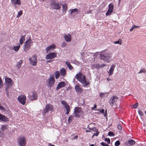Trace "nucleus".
<instances>
[{
  "instance_id": "obj_1",
  "label": "nucleus",
  "mask_w": 146,
  "mask_h": 146,
  "mask_svg": "<svg viewBox=\"0 0 146 146\" xmlns=\"http://www.w3.org/2000/svg\"><path fill=\"white\" fill-rule=\"evenodd\" d=\"M76 77L77 80L82 84L83 86L85 87L89 84V82L86 81L85 76L82 73L79 72L76 74Z\"/></svg>"
},
{
  "instance_id": "obj_2",
  "label": "nucleus",
  "mask_w": 146,
  "mask_h": 146,
  "mask_svg": "<svg viewBox=\"0 0 146 146\" xmlns=\"http://www.w3.org/2000/svg\"><path fill=\"white\" fill-rule=\"evenodd\" d=\"M101 59L105 61L108 62L111 57L110 52L108 51H104L101 53L100 54Z\"/></svg>"
},
{
  "instance_id": "obj_3",
  "label": "nucleus",
  "mask_w": 146,
  "mask_h": 146,
  "mask_svg": "<svg viewBox=\"0 0 146 146\" xmlns=\"http://www.w3.org/2000/svg\"><path fill=\"white\" fill-rule=\"evenodd\" d=\"M47 86L50 89L53 87L55 82V80L53 76L51 75L47 80Z\"/></svg>"
},
{
  "instance_id": "obj_4",
  "label": "nucleus",
  "mask_w": 146,
  "mask_h": 146,
  "mask_svg": "<svg viewBox=\"0 0 146 146\" xmlns=\"http://www.w3.org/2000/svg\"><path fill=\"white\" fill-rule=\"evenodd\" d=\"M54 107L50 104H47L45 106V108L42 110V113L45 114L48 112L50 111L51 113L53 111Z\"/></svg>"
},
{
  "instance_id": "obj_5",
  "label": "nucleus",
  "mask_w": 146,
  "mask_h": 146,
  "mask_svg": "<svg viewBox=\"0 0 146 146\" xmlns=\"http://www.w3.org/2000/svg\"><path fill=\"white\" fill-rule=\"evenodd\" d=\"M33 42L30 38L25 42L24 45V50L25 52L28 50L32 45Z\"/></svg>"
},
{
  "instance_id": "obj_6",
  "label": "nucleus",
  "mask_w": 146,
  "mask_h": 146,
  "mask_svg": "<svg viewBox=\"0 0 146 146\" xmlns=\"http://www.w3.org/2000/svg\"><path fill=\"white\" fill-rule=\"evenodd\" d=\"M5 84L6 86V90L7 92V95L8 96V94L7 93V90L8 89L11 87L12 84L13 83V82L12 80L10 78H5Z\"/></svg>"
},
{
  "instance_id": "obj_7",
  "label": "nucleus",
  "mask_w": 146,
  "mask_h": 146,
  "mask_svg": "<svg viewBox=\"0 0 146 146\" xmlns=\"http://www.w3.org/2000/svg\"><path fill=\"white\" fill-rule=\"evenodd\" d=\"M17 143L20 146H25L26 144V139L23 136L19 137L17 139Z\"/></svg>"
},
{
  "instance_id": "obj_8",
  "label": "nucleus",
  "mask_w": 146,
  "mask_h": 146,
  "mask_svg": "<svg viewBox=\"0 0 146 146\" xmlns=\"http://www.w3.org/2000/svg\"><path fill=\"white\" fill-rule=\"evenodd\" d=\"M50 5L53 9L56 10L60 9L61 7L55 1H50Z\"/></svg>"
},
{
  "instance_id": "obj_9",
  "label": "nucleus",
  "mask_w": 146,
  "mask_h": 146,
  "mask_svg": "<svg viewBox=\"0 0 146 146\" xmlns=\"http://www.w3.org/2000/svg\"><path fill=\"white\" fill-rule=\"evenodd\" d=\"M28 98L31 100H35L37 98L38 95L35 92L33 91L31 94H29Z\"/></svg>"
},
{
  "instance_id": "obj_10",
  "label": "nucleus",
  "mask_w": 146,
  "mask_h": 146,
  "mask_svg": "<svg viewBox=\"0 0 146 146\" xmlns=\"http://www.w3.org/2000/svg\"><path fill=\"white\" fill-rule=\"evenodd\" d=\"M82 111L80 108L76 107L74 109V116L76 117H80V114H82Z\"/></svg>"
},
{
  "instance_id": "obj_11",
  "label": "nucleus",
  "mask_w": 146,
  "mask_h": 146,
  "mask_svg": "<svg viewBox=\"0 0 146 146\" xmlns=\"http://www.w3.org/2000/svg\"><path fill=\"white\" fill-rule=\"evenodd\" d=\"M29 60L30 61L31 64L33 66L36 65L37 61V58L35 55H34L32 57L30 58Z\"/></svg>"
},
{
  "instance_id": "obj_12",
  "label": "nucleus",
  "mask_w": 146,
  "mask_h": 146,
  "mask_svg": "<svg viewBox=\"0 0 146 146\" xmlns=\"http://www.w3.org/2000/svg\"><path fill=\"white\" fill-rule=\"evenodd\" d=\"M26 97L24 95H20L18 98V100L21 104L24 105L26 103Z\"/></svg>"
},
{
  "instance_id": "obj_13",
  "label": "nucleus",
  "mask_w": 146,
  "mask_h": 146,
  "mask_svg": "<svg viewBox=\"0 0 146 146\" xmlns=\"http://www.w3.org/2000/svg\"><path fill=\"white\" fill-rule=\"evenodd\" d=\"M57 54L55 52H51L47 54L46 57V58L47 59H52L56 57Z\"/></svg>"
},
{
  "instance_id": "obj_14",
  "label": "nucleus",
  "mask_w": 146,
  "mask_h": 146,
  "mask_svg": "<svg viewBox=\"0 0 146 146\" xmlns=\"http://www.w3.org/2000/svg\"><path fill=\"white\" fill-rule=\"evenodd\" d=\"M118 100L117 97L116 96H112L110 100V102L111 105L113 106V104L117 101Z\"/></svg>"
},
{
  "instance_id": "obj_15",
  "label": "nucleus",
  "mask_w": 146,
  "mask_h": 146,
  "mask_svg": "<svg viewBox=\"0 0 146 146\" xmlns=\"http://www.w3.org/2000/svg\"><path fill=\"white\" fill-rule=\"evenodd\" d=\"M135 143V142L134 140L131 139H129L124 143V145L125 146H131L134 144Z\"/></svg>"
},
{
  "instance_id": "obj_16",
  "label": "nucleus",
  "mask_w": 146,
  "mask_h": 146,
  "mask_svg": "<svg viewBox=\"0 0 146 146\" xmlns=\"http://www.w3.org/2000/svg\"><path fill=\"white\" fill-rule=\"evenodd\" d=\"M70 11V14L73 15H75L78 14L79 12V11L78 10V9L76 8H75L72 9H70L69 10V12Z\"/></svg>"
},
{
  "instance_id": "obj_17",
  "label": "nucleus",
  "mask_w": 146,
  "mask_h": 146,
  "mask_svg": "<svg viewBox=\"0 0 146 146\" xmlns=\"http://www.w3.org/2000/svg\"><path fill=\"white\" fill-rule=\"evenodd\" d=\"M55 47L56 46L54 44L48 46L46 49V53H47L48 51H50L51 50H53L55 48Z\"/></svg>"
},
{
  "instance_id": "obj_18",
  "label": "nucleus",
  "mask_w": 146,
  "mask_h": 146,
  "mask_svg": "<svg viewBox=\"0 0 146 146\" xmlns=\"http://www.w3.org/2000/svg\"><path fill=\"white\" fill-rule=\"evenodd\" d=\"M65 83L64 82H59L57 86L56 90H58L60 88L64 87L65 86Z\"/></svg>"
},
{
  "instance_id": "obj_19",
  "label": "nucleus",
  "mask_w": 146,
  "mask_h": 146,
  "mask_svg": "<svg viewBox=\"0 0 146 146\" xmlns=\"http://www.w3.org/2000/svg\"><path fill=\"white\" fill-rule=\"evenodd\" d=\"M0 121L4 122H7L8 121V119L5 115L0 113Z\"/></svg>"
},
{
  "instance_id": "obj_20",
  "label": "nucleus",
  "mask_w": 146,
  "mask_h": 146,
  "mask_svg": "<svg viewBox=\"0 0 146 146\" xmlns=\"http://www.w3.org/2000/svg\"><path fill=\"white\" fill-rule=\"evenodd\" d=\"M60 74L63 77H65L66 74V71L65 68H62L60 70Z\"/></svg>"
},
{
  "instance_id": "obj_21",
  "label": "nucleus",
  "mask_w": 146,
  "mask_h": 146,
  "mask_svg": "<svg viewBox=\"0 0 146 146\" xmlns=\"http://www.w3.org/2000/svg\"><path fill=\"white\" fill-rule=\"evenodd\" d=\"M115 67V65L113 64L112 65L111 67L108 72L109 76L113 74Z\"/></svg>"
},
{
  "instance_id": "obj_22",
  "label": "nucleus",
  "mask_w": 146,
  "mask_h": 146,
  "mask_svg": "<svg viewBox=\"0 0 146 146\" xmlns=\"http://www.w3.org/2000/svg\"><path fill=\"white\" fill-rule=\"evenodd\" d=\"M64 38L66 41L67 42H70L71 40V36L69 34L67 35H65L64 36Z\"/></svg>"
},
{
  "instance_id": "obj_23",
  "label": "nucleus",
  "mask_w": 146,
  "mask_h": 146,
  "mask_svg": "<svg viewBox=\"0 0 146 146\" xmlns=\"http://www.w3.org/2000/svg\"><path fill=\"white\" fill-rule=\"evenodd\" d=\"M75 88L76 91L77 93H80L82 92V89L78 85H76L75 86Z\"/></svg>"
},
{
  "instance_id": "obj_24",
  "label": "nucleus",
  "mask_w": 146,
  "mask_h": 146,
  "mask_svg": "<svg viewBox=\"0 0 146 146\" xmlns=\"http://www.w3.org/2000/svg\"><path fill=\"white\" fill-rule=\"evenodd\" d=\"M62 7L63 8L62 12L63 13L65 14L67 10V5L66 4H64L62 5Z\"/></svg>"
},
{
  "instance_id": "obj_25",
  "label": "nucleus",
  "mask_w": 146,
  "mask_h": 146,
  "mask_svg": "<svg viewBox=\"0 0 146 146\" xmlns=\"http://www.w3.org/2000/svg\"><path fill=\"white\" fill-rule=\"evenodd\" d=\"M11 3L14 6H15L16 4H18L19 5L21 4V2L20 0H15Z\"/></svg>"
},
{
  "instance_id": "obj_26",
  "label": "nucleus",
  "mask_w": 146,
  "mask_h": 146,
  "mask_svg": "<svg viewBox=\"0 0 146 146\" xmlns=\"http://www.w3.org/2000/svg\"><path fill=\"white\" fill-rule=\"evenodd\" d=\"M20 47V44L18 43L17 46H13V49L15 51L17 52L19 50Z\"/></svg>"
},
{
  "instance_id": "obj_27",
  "label": "nucleus",
  "mask_w": 146,
  "mask_h": 146,
  "mask_svg": "<svg viewBox=\"0 0 146 146\" xmlns=\"http://www.w3.org/2000/svg\"><path fill=\"white\" fill-rule=\"evenodd\" d=\"M66 64L67 65L69 70H71L73 69V67L70 64L69 62L66 61Z\"/></svg>"
},
{
  "instance_id": "obj_28",
  "label": "nucleus",
  "mask_w": 146,
  "mask_h": 146,
  "mask_svg": "<svg viewBox=\"0 0 146 146\" xmlns=\"http://www.w3.org/2000/svg\"><path fill=\"white\" fill-rule=\"evenodd\" d=\"M54 76L56 79H58L60 75V72L58 71H56L54 73Z\"/></svg>"
},
{
  "instance_id": "obj_29",
  "label": "nucleus",
  "mask_w": 146,
  "mask_h": 146,
  "mask_svg": "<svg viewBox=\"0 0 146 146\" xmlns=\"http://www.w3.org/2000/svg\"><path fill=\"white\" fill-rule=\"evenodd\" d=\"M25 35H22L21 37V38L20 40V44H22L23 42L25 40Z\"/></svg>"
},
{
  "instance_id": "obj_30",
  "label": "nucleus",
  "mask_w": 146,
  "mask_h": 146,
  "mask_svg": "<svg viewBox=\"0 0 146 146\" xmlns=\"http://www.w3.org/2000/svg\"><path fill=\"white\" fill-rule=\"evenodd\" d=\"M64 107L65 108L66 110V114H68L69 113L70 111V107L68 105Z\"/></svg>"
},
{
  "instance_id": "obj_31",
  "label": "nucleus",
  "mask_w": 146,
  "mask_h": 146,
  "mask_svg": "<svg viewBox=\"0 0 146 146\" xmlns=\"http://www.w3.org/2000/svg\"><path fill=\"white\" fill-rule=\"evenodd\" d=\"M109 9H108L113 11V5L112 3L108 5Z\"/></svg>"
},
{
  "instance_id": "obj_32",
  "label": "nucleus",
  "mask_w": 146,
  "mask_h": 146,
  "mask_svg": "<svg viewBox=\"0 0 146 146\" xmlns=\"http://www.w3.org/2000/svg\"><path fill=\"white\" fill-rule=\"evenodd\" d=\"M113 12V11L108 9L107 12L106 13V16H108L111 15Z\"/></svg>"
},
{
  "instance_id": "obj_33",
  "label": "nucleus",
  "mask_w": 146,
  "mask_h": 146,
  "mask_svg": "<svg viewBox=\"0 0 146 146\" xmlns=\"http://www.w3.org/2000/svg\"><path fill=\"white\" fill-rule=\"evenodd\" d=\"M61 103L64 105V107L66 106H67L68 104L64 100H62L61 101Z\"/></svg>"
},
{
  "instance_id": "obj_34",
  "label": "nucleus",
  "mask_w": 146,
  "mask_h": 146,
  "mask_svg": "<svg viewBox=\"0 0 146 146\" xmlns=\"http://www.w3.org/2000/svg\"><path fill=\"white\" fill-rule=\"evenodd\" d=\"M22 10H21L19 11L18 13V15L17 16V17L19 18V17L22 14Z\"/></svg>"
},
{
  "instance_id": "obj_35",
  "label": "nucleus",
  "mask_w": 146,
  "mask_h": 146,
  "mask_svg": "<svg viewBox=\"0 0 146 146\" xmlns=\"http://www.w3.org/2000/svg\"><path fill=\"white\" fill-rule=\"evenodd\" d=\"M22 60H20L17 63V66H18V68H20L21 66V65L22 64Z\"/></svg>"
},
{
  "instance_id": "obj_36",
  "label": "nucleus",
  "mask_w": 146,
  "mask_h": 146,
  "mask_svg": "<svg viewBox=\"0 0 146 146\" xmlns=\"http://www.w3.org/2000/svg\"><path fill=\"white\" fill-rule=\"evenodd\" d=\"M74 116V115H70L68 119V121L69 122H70V121H71L73 119V117Z\"/></svg>"
},
{
  "instance_id": "obj_37",
  "label": "nucleus",
  "mask_w": 146,
  "mask_h": 146,
  "mask_svg": "<svg viewBox=\"0 0 146 146\" xmlns=\"http://www.w3.org/2000/svg\"><path fill=\"white\" fill-rule=\"evenodd\" d=\"M146 70L145 69H141L140 71L138 73V74H140L142 73H145Z\"/></svg>"
},
{
  "instance_id": "obj_38",
  "label": "nucleus",
  "mask_w": 146,
  "mask_h": 146,
  "mask_svg": "<svg viewBox=\"0 0 146 146\" xmlns=\"http://www.w3.org/2000/svg\"><path fill=\"white\" fill-rule=\"evenodd\" d=\"M108 135L109 136H114L115 135L111 131H110L108 132Z\"/></svg>"
},
{
  "instance_id": "obj_39",
  "label": "nucleus",
  "mask_w": 146,
  "mask_h": 146,
  "mask_svg": "<svg viewBox=\"0 0 146 146\" xmlns=\"http://www.w3.org/2000/svg\"><path fill=\"white\" fill-rule=\"evenodd\" d=\"M114 44H119L120 45H121V40H118L116 41H115L114 42Z\"/></svg>"
},
{
  "instance_id": "obj_40",
  "label": "nucleus",
  "mask_w": 146,
  "mask_h": 146,
  "mask_svg": "<svg viewBox=\"0 0 146 146\" xmlns=\"http://www.w3.org/2000/svg\"><path fill=\"white\" fill-rule=\"evenodd\" d=\"M104 140L106 141H107L108 142V144H109L110 143V140L109 138H105L104 139Z\"/></svg>"
},
{
  "instance_id": "obj_41",
  "label": "nucleus",
  "mask_w": 146,
  "mask_h": 146,
  "mask_svg": "<svg viewBox=\"0 0 146 146\" xmlns=\"http://www.w3.org/2000/svg\"><path fill=\"white\" fill-rule=\"evenodd\" d=\"M120 144V142L119 141H117L115 143V145L116 146H118Z\"/></svg>"
},
{
  "instance_id": "obj_42",
  "label": "nucleus",
  "mask_w": 146,
  "mask_h": 146,
  "mask_svg": "<svg viewBox=\"0 0 146 146\" xmlns=\"http://www.w3.org/2000/svg\"><path fill=\"white\" fill-rule=\"evenodd\" d=\"M137 28V26L134 25H133L130 29V31H132L134 29L136 28Z\"/></svg>"
},
{
  "instance_id": "obj_43",
  "label": "nucleus",
  "mask_w": 146,
  "mask_h": 146,
  "mask_svg": "<svg viewBox=\"0 0 146 146\" xmlns=\"http://www.w3.org/2000/svg\"><path fill=\"white\" fill-rule=\"evenodd\" d=\"M6 126L5 125H2L1 127L2 130H4L6 129Z\"/></svg>"
},
{
  "instance_id": "obj_44",
  "label": "nucleus",
  "mask_w": 146,
  "mask_h": 146,
  "mask_svg": "<svg viewBox=\"0 0 146 146\" xmlns=\"http://www.w3.org/2000/svg\"><path fill=\"white\" fill-rule=\"evenodd\" d=\"M138 113L139 115H143V113L142 112V111L141 110H139L138 111Z\"/></svg>"
},
{
  "instance_id": "obj_45",
  "label": "nucleus",
  "mask_w": 146,
  "mask_h": 146,
  "mask_svg": "<svg viewBox=\"0 0 146 146\" xmlns=\"http://www.w3.org/2000/svg\"><path fill=\"white\" fill-rule=\"evenodd\" d=\"M66 45V43L65 42H63L61 45V46L62 47H65Z\"/></svg>"
},
{
  "instance_id": "obj_46",
  "label": "nucleus",
  "mask_w": 146,
  "mask_h": 146,
  "mask_svg": "<svg viewBox=\"0 0 146 146\" xmlns=\"http://www.w3.org/2000/svg\"><path fill=\"white\" fill-rule=\"evenodd\" d=\"M117 128H118V129H119V130H121V129H122V127H121V125L119 124H118V125H117Z\"/></svg>"
},
{
  "instance_id": "obj_47",
  "label": "nucleus",
  "mask_w": 146,
  "mask_h": 146,
  "mask_svg": "<svg viewBox=\"0 0 146 146\" xmlns=\"http://www.w3.org/2000/svg\"><path fill=\"white\" fill-rule=\"evenodd\" d=\"M137 107V103H136L135 104L133 105L132 108H136Z\"/></svg>"
},
{
  "instance_id": "obj_48",
  "label": "nucleus",
  "mask_w": 146,
  "mask_h": 146,
  "mask_svg": "<svg viewBox=\"0 0 146 146\" xmlns=\"http://www.w3.org/2000/svg\"><path fill=\"white\" fill-rule=\"evenodd\" d=\"M101 145L103 146H109V145L103 142L101 143Z\"/></svg>"
},
{
  "instance_id": "obj_49",
  "label": "nucleus",
  "mask_w": 146,
  "mask_h": 146,
  "mask_svg": "<svg viewBox=\"0 0 146 146\" xmlns=\"http://www.w3.org/2000/svg\"><path fill=\"white\" fill-rule=\"evenodd\" d=\"M3 86V83L1 78H0V88H1Z\"/></svg>"
},
{
  "instance_id": "obj_50",
  "label": "nucleus",
  "mask_w": 146,
  "mask_h": 146,
  "mask_svg": "<svg viewBox=\"0 0 146 146\" xmlns=\"http://www.w3.org/2000/svg\"><path fill=\"white\" fill-rule=\"evenodd\" d=\"M91 131H96L97 130V129L95 127H94L93 128H92L91 129Z\"/></svg>"
},
{
  "instance_id": "obj_51",
  "label": "nucleus",
  "mask_w": 146,
  "mask_h": 146,
  "mask_svg": "<svg viewBox=\"0 0 146 146\" xmlns=\"http://www.w3.org/2000/svg\"><path fill=\"white\" fill-rule=\"evenodd\" d=\"M97 107V106L96 104L94 105V107H92L91 108V110H94V109L96 108Z\"/></svg>"
},
{
  "instance_id": "obj_52",
  "label": "nucleus",
  "mask_w": 146,
  "mask_h": 146,
  "mask_svg": "<svg viewBox=\"0 0 146 146\" xmlns=\"http://www.w3.org/2000/svg\"><path fill=\"white\" fill-rule=\"evenodd\" d=\"M104 95V93H101L100 94V97H102Z\"/></svg>"
},
{
  "instance_id": "obj_53",
  "label": "nucleus",
  "mask_w": 146,
  "mask_h": 146,
  "mask_svg": "<svg viewBox=\"0 0 146 146\" xmlns=\"http://www.w3.org/2000/svg\"><path fill=\"white\" fill-rule=\"evenodd\" d=\"M51 60H47L46 61V63H50L51 62Z\"/></svg>"
},
{
  "instance_id": "obj_54",
  "label": "nucleus",
  "mask_w": 146,
  "mask_h": 146,
  "mask_svg": "<svg viewBox=\"0 0 146 146\" xmlns=\"http://www.w3.org/2000/svg\"><path fill=\"white\" fill-rule=\"evenodd\" d=\"M100 112L102 113H104V109H102L100 111Z\"/></svg>"
},
{
  "instance_id": "obj_55",
  "label": "nucleus",
  "mask_w": 146,
  "mask_h": 146,
  "mask_svg": "<svg viewBox=\"0 0 146 146\" xmlns=\"http://www.w3.org/2000/svg\"><path fill=\"white\" fill-rule=\"evenodd\" d=\"M48 145L49 146H55L54 145H52L51 143H49Z\"/></svg>"
},
{
  "instance_id": "obj_56",
  "label": "nucleus",
  "mask_w": 146,
  "mask_h": 146,
  "mask_svg": "<svg viewBox=\"0 0 146 146\" xmlns=\"http://www.w3.org/2000/svg\"><path fill=\"white\" fill-rule=\"evenodd\" d=\"M106 66V65L104 64H101V66L102 67H104Z\"/></svg>"
},
{
  "instance_id": "obj_57",
  "label": "nucleus",
  "mask_w": 146,
  "mask_h": 146,
  "mask_svg": "<svg viewBox=\"0 0 146 146\" xmlns=\"http://www.w3.org/2000/svg\"><path fill=\"white\" fill-rule=\"evenodd\" d=\"M91 11H87L86 13H87V14H89V13H91Z\"/></svg>"
},
{
  "instance_id": "obj_58",
  "label": "nucleus",
  "mask_w": 146,
  "mask_h": 146,
  "mask_svg": "<svg viewBox=\"0 0 146 146\" xmlns=\"http://www.w3.org/2000/svg\"><path fill=\"white\" fill-rule=\"evenodd\" d=\"M99 66V65L98 64H95V65H94V66L98 67Z\"/></svg>"
},
{
  "instance_id": "obj_59",
  "label": "nucleus",
  "mask_w": 146,
  "mask_h": 146,
  "mask_svg": "<svg viewBox=\"0 0 146 146\" xmlns=\"http://www.w3.org/2000/svg\"><path fill=\"white\" fill-rule=\"evenodd\" d=\"M78 138V136L77 135H76L74 136V139H77Z\"/></svg>"
},
{
  "instance_id": "obj_60",
  "label": "nucleus",
  "mask_w": 146,
  "mask_h": 146,
  "mask_svg": "<svg viewBox=\"0 0 146 146\" xmlns=\"http://www.w3.org/2000/svg\"><path fill=\"white\" fill-rule=\"evenodd\" d=\"M107 80H108V81L111 80V79L110 78H107Z\"/></svg>"
},
{
  "instance_id": "obj_61",
  "label": "nucleus",
  "mask_w": 146,
  "mask_h": 146,
  "mask_svg": "<svg viewBox=\"0 0 146 146\" xmlns=\"http://www.w3.org/2000/svg\"><path fill=\"white\" fill-rule=\"evenodd\" d=\"M99 133H96V134H94V135H95L96 136H97L98 134Z\"/></svg>"
},
{
  "instance_id": "obj_62",
  "label": "nucleus",
  "mask_w": 146,
  "mask_h": 146,
  "mask_svg": "<svg viewBox=\"0 0 146 146\" xmlns=\"http://www.w3.org/2000/svg\"><path fill=\"white\" fill-rule=\"evenodd\" d=\"M107 115V110H106L105 111V113L104 114V115Z\"/></svg>"
},
{
  "instance_id": "obj_63",
  "label": "nucleus",
  "mask_w": 146,
  "mask_h": 146,
  "mask_svg": "<svg viewBox=\"0 0 146 146\" xmlns=\"http://www.w3.org/2000/svg\"><path fill=\"white\" fill-rule=\"evenodd\" d=\"M86 132H90V131L88 130H86Z\"/></svg>"
},
{
  "instance_id": "obj_64",
  "label": "nucleus",
  "mask_w": 146,
  "mask_h": 146,
  "mask_svg": "<svg viewBox=\"0 0 146 146\" xmlns=\"http://www.w3.org/2000/svg\"><path fill=\"white\" fill-rule=\"evenodd\" d=\"M90 146H94V144H92L90 145Z\"/></svg>"
}]
</instances>
